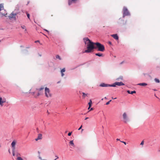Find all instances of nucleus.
Returning <instances> with one entry per match:
<instances>
[{"instance_id": "49", "label": "nucleus", "mask_w": 160, "mask_h": 160, "mask_svg": "<svg viewBox=\"0 0 160 160\" xmlns=\"http://www.w3.org/2000/svg\"><path fill=\"white\" fill-rule=\"evenodd\" d=\"M0 147H1V145L0 144Z\"/></svg>"}, {"instance_id": "43", "label": "nucleus", "mask_w": 160, "mask_h": 160, "mask_svg": "<svg viewBox=\"0 0 160 160\" xmlns=\"http://www.w3.org/2000/svg\"><path fill=\"white\" fill-rule=\"evenodd\" d=\"M116 140H117V141H118V140H119V139H118V138H117V139Z\"/></svg>"}, {"instance_id": "13", "label": "nucleus", "mask_w": 160, "mask_h": 160, "mask_svg": "<svg viewBox=\"0 0 160 160\" xmlns=\"http://www.w3.org/2000/svg\"><path fill=\"white\" fill-rule=\"evenodd\" d=\"M111 36L116 40H118L119 38L117 34H112Z\"/></svg>"}, {"instance_id": "39", "label": "nucleus", "mask_w": 160, "mask_h": 160, "mask_svg": "<svg viewBox=\"0 0 160 160\" xmlns=\"http://www.w3.org/2000/svg\"><path fill=\"white\" fill-rule=\"evenodd\" d=\"M44 30H45V31H47L48 32H49V31L46 29H44Z\"/></svg>"}, {"instance_id": "5", "label": "nucleus", "mask_w": 160, "mask_h": 160, "mask_svg": "<svg viewBox=\"0 0 160 160\" xmlns=\"http://www.w3.org/2000/svg\"><path fill=\"white\" fill-rule=\"evenodd\" d=\"M122 118L123 119V122L124 123H127L129 122V118L128 117L127 114L126 112H124L123 113Z\"/></svg>"}, {"instance_id": "46", "label": "nucleus", "mask_w": 160, "mask_h": 160, "mask_svg": "<svg viewBox=\"0 0 160 160\" xmlns=\"http://www.w3.org/2000/svg\"><path fill=\"white\" fill-rule=\"evenodd\" d=\"M155 96L156 97V98H158L157 97V96Z\"/></svg>"}, {"instance_id": "8", "label": "nucleus", "mask_w": 160, "mask_h": 160, "mask_svg": "<svg viewBox=\"0 0 160 160\" xmlns=\"http://www.w3.org/2000/svg\"><path fill=\"white\" fill-rule=\"evenodd\" d=\"M6 101V100L5 99H2V98L0 97V105L2 107L3 106V103L5 102Z\"/></svg>"}, {"instance_id": "48", "label": "nucleus", "mask_w": 160, "mask_h": 160, "mask_svg": "<svg viewBox=\"0 0 160 160\" xmlns=\"http://www.w3.org/2000/svg\"><path fill=\"white\" fill-rule=\"evenodd\" d=\"M159 151L160 152V150H159Z\"/></svg>"}, {"instance_id": "2", "label": "nucleus", "mask_w": 160, "mask_h": 160, "mask_svg": "<svg viewBox=\"0 0 160 160\" xmlns=\"http://www.w3.org/2000/svg\"><path fill=\"white\" fill-rule=\"evenodd\" d=\"M44 89V88L43 87H41L38 89H37L36 90L38 91L37 93H36L35 92H31V93L32 95H34L35 97L37 98L39 95H41L43 94V90Z\"/></svg>"}, {"instance_id": "41", "label": "nucleus", "mask_w": 160, "mask_h": 160, "mask_svg": "<svg viewBox=\"0 0 160 160\" xmlns=\"http://www.w3.org/2000/svg\"><path fill=\"white\" fill-rule=\"evenodd\" d=\"M83 131V129H82L81 130V132H82Z\"/></svg>"}, {"instance_id": "7", "label": "nucleus", "mask_w": 160, "mask_h": 160, "mask_svg": "<svg viewBox=\"0 0 160 160\" xmlns=\"http://www.w3.org/2000/svg\"><path fill=\"white\" fill-rule=\"evenodd\" d=\"M123 16H128L130 14L129 12L126 7H124L123 8Z\"/></svg>"}, {"instance_id": "6", "label": "nucleus", "mask_w": 160, "mask_h": 160, "mask_svg": "<svg viewBox=\"0 0 160 160\" xmlns=\"http://www.w3.org/2000/svg\"><path fill=\"white\" fill-rule=\"evenodd\" d=\"M124 84L122 82H116L112 84L111 85V86L113 87H115L116 86H122L124 85Z\"/></svg>"}, {"instance_id": "34", "label": "nucleus", "mask_w": 160, "mask_h": 160, "mask_svg": "<svg viewBox=\"0 0 160 160\" xmlns=\"http://www.w3.org/2000/svg\"><path fill=\"white\" fill-rule=\"evenodd\" d=\"M82 125H81V126L78 129V130H80L82 128Z\"/></svg>"}, {"instance_id": "22", "label": "nucleus", "mask_w": 160, "mask_h": 160, "mask_svg": "<svg viewBox=\"0 0 160 160\" xmlns=\"http://www.w3.org/2000/svg\"><path fill=\"white\" fill-rule=\"evenodd\" d=\"M56 58H58L60 60L61 59V58H60V56L58 55H56Z\"/></svg>"}, {"instance_id": "32", "label": "nucleus", "mask_w": 160, "mask_h": 160, "mask_svg": "<svg viewBox=\"0 0 160 160\" xmlns=\"http://www.w3.org/2000/svg\"><path fill=\"white\" fill-rule=\"evenodd\" d=\"M144 141L143 140L141 142V143L140 145H143L144 144Z\"/></svg>"}, {"instance_id": "1", "label": "nucleus", "mask_w": 160, "mask_h": 160, "mask_svg": "<svg viewBox=\"0 0 160 160\" xmlns=\"http://www.w3.org/2000/svg\"><path fill=\"white\" fill-rule=\"evenodd\" d=\"M83 40L85 44H87V49L83 52V53L91 52L94 49H96L95 43L92 42L87 38H84Z\"/></svg>"}, {"instance_id": "27", "label": "nucleus", "mask_w": 160, "mask_h": 160, "mask_svg": "<svg viewBox=\"0 0 160 160\" xmlns=\"http://www.w3.org/2000/svg\"><path fill=\"white\" fill-rule=\"evenodd\" d=\"M55 157L56 158L55 159L53 160H56L57 159H58L59 158L58 156V155H55Z\"/></svg>"}, {"instance_id": "12", "label": "nucleus", "mask_w": 160, "mask_h": 160, "mask_svg": "<svg viewBox=\"0 0 160 160\" xmlns=\"http://www.w3.org/2000/svg\"><path fill=\"white\" fill-rule=\"evenodd\" d=\"M42 134H39L38 135V137L35 139L36 141H37L41 139H42Z\"/></svg>"}, {"instance_id": "33", "label": "nucleus", "mask_w": 160, "mask_h": 160, "mask_svg": "<svg viewBox=\"0 0 160 160\" xmlns=\"http://www.w3.org/2000/svg\"><path fill=\"white\" fill-rule=\"evenodd\" d=\"M72 132H69V133H68V136H70L72 134Z\"/></svg>"}, {"instance_id": "19", "label": "nucleus", "mask_w": 160, "mask_h": 160, "mask_svg": "<svg viewBox=\"0 0 160 160\" xmlns=\"http://www.w3.org/2000/svg\"><path fill=\"white\" fill-rule=\"evenodd\" d=\"M70 144L72 147H74L75 145L73 143V140L69 142Z\"/></svg>"}, {"instance_id": "15", "label": "nucleus", "mask_w": 160, "mask_h": 160, "mask_svg": "<svg viewBox=\"0 0 160 160\" xmlns=\"http://www.w3.org/2000/svg\"><path fill=\"white\" fill-rule=\"evenodd\" d=\"M127 92H128V93L129 94H132L133 93H135L136 92L135 91H133L131 92L129 90H128L127 91Z\"/></svg>"}, {"instance_id": "37", "label": "nucleus", "mask_w": 160, "mask_h": 160, "mask_svg": "<svg viewBox=\"0 0 160 160\" xmlns=\"http://www.w3.org/2000/svg\"><path fill=\"white\" fill-rule=\"evenodd\" d=\"M124 62V61H122V62H121L120 63V64H123V63Z\"/></svg>"}, {"instance_id": "40", "label": "nucleus", "mask_w": 160, "mask_h": 160, "mask_svg": "<svg viewBox=\"0 0 160 160\" xmlns=\"http://www.w3.org/2000/svg\"><path fill=\"white\" fill-rule=\"evenodd\" d=\"M112 99H116L117 98H113V97H112Z\"/></svg>"}, {"instance_id": "20", "label": "nucleus", "mask_w": 160, "mask_h": 160, "mask_svg": "<svg viewBox=\"0 0 160 160\" xmlns=\"http://www.w3.org/2000/svg\"><path fill=\"white\" fill-rule=\"evenodd\" d=\"M4 9L3 4H0V11Z\"/></svg>"}, {"instance_id": "42", "label": "nucleus", "mask_w": 160, "mask_h": 160, "mask_svg": "<svg viewBox=\"0 0 160 160\" xmlns=\"http://www.w3.org/2000/svg\"><path fill=\"white\" fill-rule=\"evenodd\" d=\"M88 117H87V118H85V120H87V119H88Z\"/></svg>"}, {"instance_id": "14", "label": "nucleus", "mask_w": 160, "mask_h": 160, "mask_svg": "<svg viewBox=\"0 0 160 160\" xmlns=\"http://www.w3.org/2000/svg\"><path fill=\"white\" fill-rule=\"evenodd\" d=\"M88 105H89V107L88 108V109H89V108H91V105H92V101L91 100V99H90V100H89V102L88 103Z\"/></svg>"}, {"instance_id": "11", "label": "nucleus", "mask_w": 160, "mask_h": 160, "mask_svg": "<svg viewBox=\"0 0 160 160\" xmlns=\"http://www.w3.org/2000/svg\"><path fill=\"white\" fill-rule=\"evenodd\" d=\"M16 142L15 141H13L11 143V146L12 148V149H15V145Z\"/></svg>"}, {"instance_id": "26", "label": "nucleus", "mask_w": 160, "mask_h": 160, "mask_svg": "<svg viewBox=\"0 0 160 160\" xmlns=\"http://www.w3.org/2000/svg\"><path fill=\"white\" fill-rule=\"evenodd\" d=\"M155 81L157 83H159L160 82L159 80L157 78H155Z\"/></svg>"}, {"instance_id": "28", "label": "nucleus", "mask_w": 160, "mask_h": 160, "mask_svg": "<svg viewBox=\"0 0 160 160\" xmlns=\"http://www.w3.org/2000/svg\"><path fill=\"white\" fill-rule=\"evenodd\" d=\"M26 14L27 16V17H28V18L30 19V15L28 13V12H26Z\"/></svg>"}, {"instance_id": "18", "label": "nucleus", "mask_w": 160, "mask_h": 160, "mask_svg": "<svg viewBox=\"0 0 160 160\" xmlns=\"http://www.w3.org/2000/svg\"><path fill=\"white\" fill-rule=\"evenodd\" d=\"M138 85L140 86H144L147 85V84L145 83H139Z\"/></svg>"}, {"instance_id": "21", "label": "nucleus", "mask_w": 160, "mask_h": 160, "mask_svg": "<svg viewBox=\"0 0 160 160\" xmlns=\"http://www.w3.org/2000/svg\"><path fill=\"white\" fill-rule=\"evenodd\" d=\"M82 93L83 94L82 97L84 98L86 96H87L88 94H85L84 92H82Z\"/></svg>"}, {"instance_id": "25", "label": "nucleus", "mask_w": 160, "mask_h": 160, "mask_svg": "<svg viewBox=\"0 0 160 160\" xmlns=\"http://www.w3.org/2000/svg\"><path fill=\"white\" fill-rule=\"evenodd\" d=\"M21 28L23 29H25V31H26L27 30H26V27H25V26L23 25V26H21Z\"/></svg>"}, {"instance_id": "9", "label": "nucleus", "mask_w": 160, "mask_h": 160, "mask_svg": "<svg viewBox=\"0 0 160 160\" xmlns=\"http://www.w3.org/2000/svg\"><path fill=\"white\" fill-rule=\"evenodd\" d=\"M111 85H109L108 84H105L104 83H101L100 85V86L102 87H112Z\"/></svg>"}, {"instance_id": "38", "label": "nucleus", "mask_w": 160, "mask_h": 160, "mask_svg": "<svg viewBox=\"0 0 160 160\" xmlns=\"http://www.w3.org/2000/svg\"><path fill=\"white\" fill-rule=\"evenodd\" d=\"M93 110V108H91L90 110L89 111L92 110Z\"/></svg>"}, {"instance_id": "4", "label": "nucleus", "mask_w": 160, "mask_h": 160, "mask_svg": "<svg viewBox=\"0 0 160 160\" xmlns=\"http://www.w3.org/2000/svg\"><path fill=\"white\" fill-rule=\"evenodd\" d=\"M45 94L47 98H50L52 96V94L49 88L46 87L45 88Z\"/></svg>"}, {"instance_id": "45", "label": "nucleus", "mask_w": 160, "mask_h": 160, "mask_svg": "<svg viewBox=\"0 0 160 160\" xmlns=\"http://www.w3.org/2000/svg\"><path fill=\"white\" fill-rule=\"evenodd\" d=\"M105 99H107V98H106V97H105Z\"/></svg>"}, {"instance_id": "35", "label": "nucleus", "mask_w": 160, "mask_h": 160, "mask_svg": "<svg viewBox=\"0 0 160 160\" xmlns=\"http://www.w3.org/2000/svg\"><path fill=\"white\" fill-rule=\"evenodd\" d=\"M64 75V74L63 73H61V76L62 77H63Z\"/></svg>"}, {"instance_id": "44", "label": "nucleus", "mask_w": 160, "mask_h": 160, "mask_svg": "<svg viewBox=\"0 0 160 160\" xmlns=\"http://www.w3.org/2000/svg\"><path fill=\"white\" fill-rule=\"evenodd\" d=\"M35 42H39V41H36Z\"/></svg>"}, {"instance_id": "36", "label": "nucleus", "mask_w": 160, "mask_h": 160, "mask_svg": "<svg viewBox=\"0 0 160 160\" xmlns=\"http://www.w3.org/2000/svg\"><path fill=\"white\" fill-rule=\"evenodd\" d=\"M122 142H123L124 143V144L125 145H126V143L125 142H122Z\"/></svg>"}, {"instance_id": "31", "label": "nucleus", "mask_w": 160, "mask_h": 160, "mask_svg": "<svg viewBox=\"0 0 160 160\" xmlns=\"http://www.w3.org/2000/svg\"><path fill=\"white\" fill-rule=\"evenodd\" d=\"M20 154L18 153H17L16 155V156L17 157H19V156H20Z\"/></svg>"}, {"instance_id": "24", "label": "nucleus", "mask_w": 160, "mask_h": 160, "mask_svg": "<svg viewBox=\"0 0 160 160\" xmlns=\"http://www.w3.org/2000/svg\"><path fill=\"white\" fill-rule=\"evenodd\" d=\"M17 160H23L21 157H18L17 158Z\"/></svg>"}, {"instance_id": "17", "label": "nucleus", "mask_w": 160, "mask_h": 160, "mask_svg": "<svg viewBox=\"0 0 160 160\" xmlns=\"http://www.w3.org/2000/svg\"><path fill=\"white\" fill-rule=\"evenodd\" d=\"M95 55H96V56H99V57H102L103 56V54H102V53H96L95 54Z\"/></svg>"}, {"instance_id": "3", "label": "nucleus", "mask_w": 160, "mask_h": 160, "mask_svg": "<svg viewBox=\"0 0 160 160\" xmlns=\"http://www.w3.org/2000/svg\"><path fill=\"white\" fill-rule=\"evenodd\" d=\"M96 49L98 48V51L103 52L105 50V48L103 45L99 42H96L95 43Z\"/></svg>"}, {"instance_id": "30", "label": "nucleus", "mask_w": 160, "mask_h": 160, "mask_svg": "<svg viewBox=\"0 0 160 160\" xmlns=\"http://www.w3.org/2000/svg\"><path fill=\"white\" fill-rule=\"evenodd\" d=\"M111 101H112L111 100H110L108 102H107L106 103V105H108L110 103V102Z\"/></svg>"}, {"instance_id": "23", "label": "nucleus", "mask_w": 160, "mask_h": 160, "mask_svg": "<svg viewBox=\"0 0 160 160\" xmlns=\"http://www.w3.org/2000/svg\"><path fill=\"white\" fill-rule=\"evenodd\" d=\"M65 71V69L64 68H63L62 69L61 71V73H63V72H64Z\"/></svg>"}, {"instance_id": "47", "label": "nucleus", "mask_w": 160, "mask_h": 160, "mask_svg": "<svg viewBox=\"0 0 160 160\" xmlns=\"http://www.w3.org/2000/svg\"><path fill=\"white\" fill-rule=\"evenodd\" d=\"M111 42H109V44H111Z\"/></svg>"}, {"instance_id": "29", "label": "nucleus", "mask_w": 160, "mask_h": 160, "mask_svg": "<svg viewBox=\"0 0 160 160\" xmlns=\"http://www.w3.org/2000/svg\"><path fill=\"white\" fill-rule=\"evenodd\" d=\"M15 149H12V154L13 156L15 155Z\"/></svg>"}, {"instance_id": "10", "label": "nucleus", "mask_w": 160, "mask_h": 160, "mask_svg": "<svg viewBox=\"0 0 160 160\" xmlns=\"http://www.w3.org/2000/svg\"><path fill=\"white\" fill-rule=\"evenodd\" d=\"M16 15V13H11L9 16V18L10 19L13 18H15Z\"/></svg>"}, {"instance_id": "16", "label": "nucleus", "mask_w": 160, "mask_h": 160, "mask_svg": "<svg viewBox=\"0 0 160 160\" xmlns=\"http://www.w3.org/2000/svg\"><path fill=\"white\" fill-rule=\"evenodd\" d=\"M76 0H69L68 1V4L69 5H70L72 2H74Z\"/></svg>"}]
</instances>
